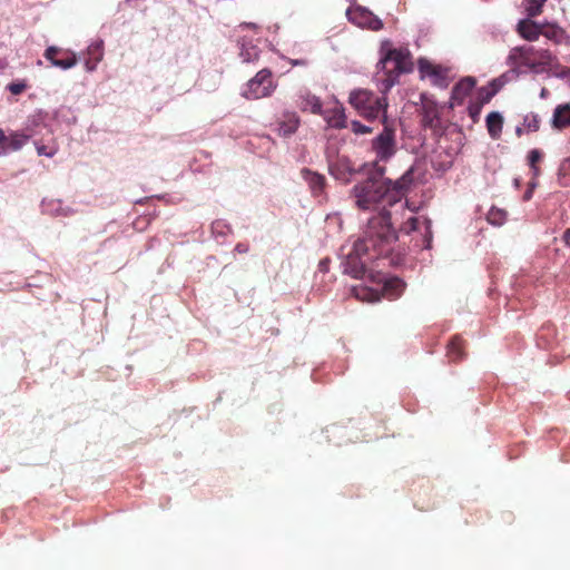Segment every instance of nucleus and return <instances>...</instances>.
I'll return each mask as SVG.
<instances>
[{
    "mask_svg": "<svg viewBox=\"0 0 570 570\" xmlns=\"http://www.w3.org/2000/svg\"><path fill=\"white\" fill-rule=\"evenodd\" d=\"M464 342L460 336H454L448 344V357L451 362H459L464 357Z\"/></svg>",
    "mask_w": 570,
    "mask_h": 570,
    "instance_id": "nucleus-25",
    "label": "nucleus"
},
{
    "mask_svg": "<svg viewBox=\"0 0 570 570\" xmlns=\"http://www.w3.org/2000/svg\"><path fill=\"white\" fill-rule=\"evenodd\" d=\"M414 183V167L409 168L397 180H390L392 202L399 203L410 190Z\"/></svg>",
    "mask_w": 570,
    "mask_h": 570,
    "instance_id": "nucleus-13",
    "label": "nucleus"
},
{
    "mask_svg": "<svg viewBox=\"0 0 570 570\" xmlns=\"http://www.w3.org/2000/svg\"><path fill=\"white\" fill-rule=\"evenodd\" d=\"M346 14L348 20L358 27L373 31H379L383 28L382 20L366 8H352L347 10Z\"/></svg>",
    "mask_w": 570,
    "mask_h": 570,
    "instance_id": "nucleus-8",
    "label": "nucleus"
},
{
    "mask_svg": "<svg viewBox=\"0 0 570 570\" xmlns=\"http://www.w3.org/2000/svg\"><path fill=\"white\" fill-rule=\"evenodd\" d=\"M487 129L492 139H499L503 128V117L498 111H492L485 119Z\"/></svg>",
    "mask_w": 570,
    "mask_h": 570,
    "instance_id": "nucleus-21",
    "label": "nucleus"
},
{
    "mask_svg": "<svg viewBox=\"0 0 570 570\" xmlns=\"http://www.w3.org/2000/svg\"><path fill=\"white\" fill-rule=\"evenodd\" d=\"M553 60L554 57L547 49H537L529 45L513 47L507 57L510 70L504 73V77L511 75L517 78L528 71L542 72L553 65Z\"/></svg>",
    "mask_w": 570,
    "mask_h": 570,
    "instance_id": "nucleus-4",
    "label": "nucleus"
},
{
    "mask_svg": "<svg viewBox=\"0 0 570 570\" xmlns=\"http://www.w3.org/2000/svg\"><path fill=\"white\" fill-rule=\"evenodd\" d=\"M419 71L422 77H429L433 86L446 88L449 86L448 69L426 59L419 60Z\"/></svg>",
    "mask_w": 570,
    "mask_h": 570,
    "instance_id": "nucleus-9",
    "label": "nucleus"
},
{
    "mask_svg": "<svg viewBox=\"0 0 570 570\" xmlns=\"http://www.w3.org/2000/svg\"><path fill=\"white\" fill-rule=\"evenodd\" d=\"M490 224L494 226H501L507 219V212L500 208L492 207L487 216Z\"/></svg>",
    "mask_w": 570,
    "mask_h": 570,
    "instance_id": "nucleus-29",
    "label": "nucleus"
},
{
    "mask_svg": "<svg viewBox=\"0 0 570 570\" xmlns=\"http://www.w3.org/2000/svg\"><path fill=\"white\" fill-rule=\"evenodd\" d=\"M475 79L473 77H465L461 79L452 89L450 98V107L460 106L464 102L465 98L472 92L475 87Z\"/></svg>",
    "mask_w": 570,
    "mask_h": 570,
    "instance_id": "nucleus-15",
    "label": "nucleus"
},
{
    "mask_svg": "<svg viewBox=\"0 0 570 570\" xmlns=\"http://www.w3.org/2000/svg\"><path fill=\"white\" fill-rule=\"evenodd\" d=\"M301 125V118L295 111L286 110L277 121V132L281 137L287 138L294 135Z\"/></svg>",
    "mask_w": 570,
    "mask_h": 570,
    "instance_id": "nucleus-16",
    "label": "nucleus"
},
{
    "mask_svg": "<svg viewBox=\"0 0 570 570\" xmlns=\"http://www.w3.org/2000/svg\"><path fill=\"white\" fill-rule=\"evenodd\" d=\"M351 130L356 135H365L373 131L371 127L363 125L358 120L351 121Z\"/></svg>",
    "mask_w": 570,
    "mask_h": 570,
    "instance_id": "nucleus-38",
    "label": "nucleus"
},
{
    "mask_svg": "<svg viewBox=\"0 0 570 570\" xmlns=\"http://www.w3.org/2000/svg\"><path fill=\"white\" fill-rule=\"evenodd\" d=\"M517 135L520 136L521 135V128H517Z\"/></svg>",
    "mask_w": 570,
    "mask_h": 570,
    "instance_id": "nucleus-45",
    "label": "nucleus"
},
{
    "mask_svg": "<svg viewBox=\"0 0 570 570\" xmlns=\"http://www.w3.org/2000/svg\"><path fill=\"white\" fill-rule=\"evenodd\" d=\"M542 158H543V154L539 149H532L528 154V164L532 171L533 178H537L541 174V169L538 166V163H540L542 160Z\"/></svg>",
    "mask_w": 570,
    "mask_h": 570,
    "instance_id": "nucleus-28",
    "label": "nucleus"
},
{
    "mask_svg": "<svg viewBox=\"0 0 570 570\" xmlns=\"http://www.w3.org/2000/svg\"><path fill=\"white\" fill-rule=\"evenodd\" d=\"M43 57L51 62L52 66L61 69H70L78 62L73 51L63 50L56 46H50L45 50Z\"/></svg>",
    "mask_w": 570,
    "mask_h": 570,
    "instance_id": "nucleus-10",
    "label": "nucleus"
},
{
    "mask_svg": "<svg viewBox=\"0 0 570 570\" xmlns=\"http://www.w3.org/2000/svg\"><path fill=\"white\" fill-rule=\"evenodd\" d=\"M28 140V136L12 132L9 136L6 135V132L0 129V151L1 153H8L10 150L14 151L20 149L26 141Z\"/></svg>",
    "mask_w": 570,
    "mask_h": 570,
    "instance_id": "nucleus-18",
    "label": "nucleus"
},
{
    "mask_svg": "<svg viewBox=\"0 0 570 570\" xmlns=\"http://www.w3.org/2000/svg\"><path fill=\"white\" fill-rule=\"evenodd\" d=\"M87 58L85 59V68L87 71L91 72L96 70L97 65L104 58V42L97 41L91 43L87 48Z\"/></svg>",
    "mask_w": 570,
    "mask_h": 570,
    "instance_id": "nucleus-20",
    "label": "nucleus"
},
{
    "mask_svg": "<svg viewBox=\"0 0 570 570\" xmlns=\"http://www.w3.org/2000/svg\"><path fill=\"white\" fill-rule=\"evenodd\" d=\"M371 148L376 156L375 167H381L379 163L390 160L397 150L395 130L385 124L382 132L372 140Z\"/></svg>",
    "mask_w": 570,
    "mask_h": 570,
    "instance_id": "nucleus-7",
    "label": "nucleus"
},
{
    "mask_svg": "<svg viewBox=\"0 0 570 570\" xmlns=\"http://www.w3.org/2000/svg\"><path fill=\"white\" fill-rule=\"evenodd\" d=\"M541 119L538 114L530 112L523 118V126L528 132H535L540 129Z\"/></svg>",
    "mask_w": 570,
    "mask_h": 570,
    "instance_id": "nucleus-30",
    "label": "nucleus"
},
{
    "mask_svg": "<svg viewBox=\"0 0 570 570\" xmlns=\"http://www.w3.org/2000/svg\"><path fill=\"white\" fill-rule=\"evenodd\" d=\"M352 292L357 299L363 302H376L380 299V295L376 291L365 286H354Z\"/></svg>",
    "mask_w": 570,
    "mask_h": 570,
    "instance_id": "nucleus-26",
    "label": "nucleus"
},
{
    "mask_svg": "<svg viewBox=\"0 0 570 570\" xmlns=\"http://www.w3.org/2000/svg\"><path fill=\"white\" fill-rule=\"evenodd\" d=\"M293 66H304L306 65L305 60H292Z\"/></svg>",
    "mask_w": 570,
    "mask_h": 570,
    "instance_id": "nucleus-43",
    "label": "nucleus"
},
{
    "mask_svg": "<svg viewBox=\"0 0 570 570\" xmlns=\"http://www.w3.org/2000/svg\"><path fill=\"white\" fill-rule=\"evenodd\" d=\"M405 283L402 279L397 277L390 278L385 281L383 286L384 296L390 299H394L403 293Z\"/></svg>",
    "mask_w": 570,
    "mask_h": 570,
    "instance_id": "nucleus-24",
    "label": "nucleus"
},
{
    "mask_svg": "<svg viewBox=\"0 0 570 570\" xmlns=\"http://www.w3.org/2000/svg\"><path fill=\"white\" fill-rule=\"evenodd\" d=\"M559 181L562 186L570 185V157L562 160L558 169Z\"/></svg>",
    "mask_w": 570,
    "mask_h": 570,
    "instance_id": "nucleus-31",
    "label": "nucleus"
},
{
    "mask_svg": "<svg viewBox=\"0 0 570 570\" xmlns=\"http://www.w3.org/2000/svg\"><path fill=\"white\" fill-rule=\"evenodd\" d=\"M550 126L556 131L570 129V104H559L552 111Z\"/></svg>",
    "mask_w": 570,
    "mask_h": 570,
    "instance_id": "nucleus-17",
    "label": "nucleus"
},
{
    "mask_svg": "<svg viewBox=\"0 0 570 570\" xmlns=\"http://www.w3.org/2000/svg\"><path fill=\"white\" fill-rule=\"evenodd\" d=\"M531 196H532V189H529V190H527V191L524 193V195H523V199H524V200H529V199L531 198Z\"/></svg>",
    "mask_w": 570,
    "mask_h": 570,
    "instance_id": "nucleus-44",
    "label": "nucleus"
},
{
    "mask_svg": "<svg viewBox=\"0 0 570 570\" xmlns=\"http://www.w3.org/2000/svg\"><path fill=\"white\" fill-rule=\"evenodd\" d=\"M564 244L570 247V228H568L562 236Z\"/></svg>",
    "mask_w": 570,
    "mask_h": 570,
    "instance_id": "nucleus-42",
    "label": "nucleus"
},
{
    "mask_svg": "<svg viewBox=\"0 0 570 570\" xmlns=\"http://www.w3.org/2000/svg\"><path fill=\"white\" fill-rule=\"evenodd\" d=\"M386 94L379 97L367 89H356L350 94L348 102L366 120H374L382 116V122H386L387 99Z\"/></svg>",
    "mask_w": 570,
    "mask_h": 570,
    "instance_id": "nucleus-5",
    "label": "nucleus"
},
{
    "mask_svg": "<svg viewBox=\"0 0 570 570\" xmlns=\"http://www.w3.org/2000/svg\"><path fill=\"white\" fill-rule=\"evenodd\" d=\"M324 118L327 125L332 128L342 129L347 126L346 116L343 108H333L332 110L327 111Z\"/></svg>",
    "mask_w": 570,
    "mask_h": 570,
    "instance_id": "nucleus-23",
    "label": "nucleus"
},
{
    "mask_svg": "<svg viewBox=\"0 0 570 570\" xmlns=\"http://www.w3.org/2000/svg\"><path fill=\"white\" fill-rule=\"evenodd\" d=\"M419 225V218L417 217H410L404 222V224L400 227V232H403L405 234H410L411 232H414L417 229Z\"/></svg>",
    "mask_w": 570,
    "mask_h": 570,
    "instance_id": "nucleus-37",
    "label": "nucleus"
},
{
    "mask_svg": "<svg viewBox=\"0 0 570 570\" xmlns=\"http://www.w3.org/2000/svg\"><path fill=\"white\" fill-rule=\"evenodd\" d=\"M295 105L302 112L322 115L323 104L321 98L312 94L307 88L299 89L296 95Z\"/></svg>",
    "mask_w": 570,
    "mask_h": 570,
    "instance_id": "nucleus-11",
    "label": "nucleus"
},
{
    "mask_svg": "<svg viewBox=\"0 0 570 570\" xmlns=\"http://www.w3.org/2000/svg\"><path fill=\"white\" fill-rule=\"evenodd\" d=\"M421 116V122L425 128L434 130L440 128V110L438 104L434 100L422 96Z\"/></svg>",
    "mask_w": 570,
    "mask_h": 570,
    "instance_id": "nucleus-12",
    "label": "nucleus"
},
{
    "mask_svg": "<svg viewBox=\"0 0 570 570\" xmlns=\"http://www.w3.org/2000/svg\"><path fill=\"white\" fill-rule=\"evenodd\" d=\"M303 176L306 179L314 195H321L325 188L326 179L323 175L313 173L308 169L303 170Z\"/></svg>",
    "mask_w": 570,
    "mask_h": 570,
    "instance_id": "nucleus-22",
    "label": "nucleus"
},
{
    "mask_svg": "<svg viewBox=\"0 0 570 570\" xmlns=\"http://www.w3.org/2000/svg\"><path fill=\"white\" fill-rule=\"evenodd\" d=\"M240 57L244 62H253L256 61L259 57L258 49L255 46H242Z\"/></svg>",
    "mask_w": 570,
    "mask_h": 570,
    "instance_id": "nucleus-33",
    "label": "nucleus"
},
{
    "mask_svg": "<svg viewBox=\"0 0 570 570\" xmlns=\"http://www.w3.org/2000/svg\"><path fill=\"white\" fill-rule=\"evenodd\" d=\"M517 31L523 39L535 41L542 33V27L530 19H523L519 21Z\"/></svg>",
    "mask_w": 570,
    "mask_h": 570,
    "instance_id": "nucleus-19",
    "label": "nucleus"
},
{
    "mask_svg": "<svg viewBox=\"0 0 570 570\" xmlns=\"http://www.w3.org/2000/svg\"><path fill=\"white\" fill-rule=\"evenodd\" d=\"M384 173L385 167H377L375 175L367 177L353 187L352 194L357 208L368 210L380 205H383V207L394 205L390 191V179L383 177Z\"/></svg>",
    "mask_w": 570,
    "mask_h": 570,
    "instance_id": "nucleus-3",
    "label": "nucleus"
},
{
    "mask_svg": "<svg viewBox=\"0 0 570 570\" xmlns=\"http://www.w3.org/2000/svg\"><path fill=\"white\" fill-rule=\"evenodd\" d=\"M397 239L392 227L391 215L383 209L371 217L344 262V272L354 278H362L366 272V262L387 255Z\"/></svg>",
    "mask_w": 570,
    "mask_h": 570,
    "instance_id": "nucleus-1",
    "label": "nucleus"
},
{
    "mask_svg": "<svg viewBox=\"0 0 570 570\" xmlns=\"http://www.w3.org/2000/svg\"><path fill=\"white\" fill-rule=\"evenodd\" d=\"M28 88L29 83L24 79L12 81L7 86V89L14 96L21 95Z\"/></svg>",
    "mask_w": 570,
    "mask_h": 570,
    "instance_id": "nucleus-35",
    "label": "nucleus"
},
{
    "mask_svg": "<svg viewBox=\"0 0 570 570\" xmlns=\"http://www.w3.org/2000/svg\"><path fill=\"white\" fill-rule=\"evenodd\" d=\"M497 80H493L489 86L481 87L478 90L476 95V102L480 105H485L491 101V99L495 96L498 92V87L495 86Z\"/></svg>",
    "mask_w": 570,
    "mask_h": 570,
    "instance_id": "nucleus-27",
    "label": "nucleus"
},
{
    "mask_svg": "<svg viewBox=\"0 0 570 570\" xmlns=\"http://www.w3.org/2000/svg\"><path fill=\"white\" fill-rule=\"evenodd\" d=\"M376 80L382 94H387L399 82L402 73L413 70L412 55L407 48H393L384 42L380 50Z\"/></svg>",
    "mask_w": 570,
    "mask_h": 570,
    "instance_id": "nucleus-2",
    "label": "nucleus"
},
{
    "mask_svg": "<svg viewBox=\"0 0 570 570\" xmlns=\"http://www.w3.org/2000/svg\"><path fill=\"white\" fill-rule=\"evenodd\" d=\"M246 26H247V27H255V24H254V23H247Z\"/></svg>",
    "mask_w": 570,
    "mask_h": 570,
    "instance_id": "nucleus-46",
    "label": "nucleus"
},
{
    "mask_svg": "<svg viewBox=\"0 0 570 570\" xmlns=\"http://www.w3.org/2000/svg\"><path fill=\"white\" fill-rule=\"evenodd\" d=\"M547 0H525V11L529 17H537L542 12V7Z\"/></svg>",
    "mask_w": 570,
    "mask_h": 570,
    "instance_id": "nucleus-32",
    "label": "nucleus"
},
{
    "mask_svg": "<svg viewBox=\"0 0 570 570\" xmlns=\"http://www.w3.org/2000/svg\"><path fill=\"white\" fill-rule=\"evenodd\" d=\"M542 36L547 37L550 40L559 42L563 37V31L559 27L556 26H546L542 27Z\"/></svg>",
    "mask_w": 570,
    "mask_h": 570,
    "instance_id": "nucleus-34",
    "label": "nucleus"
},
{
    "mask_svg": "<svg viewBox=\"0 0 570 570\" xmlns=\"http://www.w3.org/2000/svg\"><path fill=\"white\" fill-rule=\"evenodd\" d=\"M424 224H425L426 233L429 234V239H428L426 247H430V243H431V230H430V228H431V222H430L428 218H425V219H424Z\"/></svg>",
    "mask_w": 570,
    "mask_h": 570,
    "instance_id": "nucleus-40",
    "label": "nucleus"
},
{
    "mask_svg": "<svg viewBox=\"0 0 570 570\" xmlns=\"http://www.w3.org/2000/svg\"><path fill=\"white\" fill-rule=\"evenodd\" d=\"M546 95V89H542L541 96L543 97Z\"/></svg>",
    "mask_w": 570,
    "mask_h": 570,
    "instance_id": "nucleus-47",
    "label": "nucleus"
},
{
    "mask_svg": "<svg viewBox=\"0 0 570 570\" xmlns=\"http://www.w3.org/2000/svg\"><path fill=\"white\" fill-rule=\"evenodd\" d=\"M36 149L39 156L53 157L58 151L56 146H47L40 142H36Z\"/></svg>",
    "mask_w": 570,
    "mask_h": 570,
    "instance_id": "nucleus-36",
    "label": "nucleus"
},
{
    "mask_svg": "<svg viewBox=\"0 0 570 570\" xmlns=\"http://www.w3.org/2000/svg\"><path fill=\"white\" fill-rule=\"evenodd\" d=\"M414 183V167L409 168L397 180H390L392 202L399 203L410 190Z\"/></svg>",
    "mask_w": 570,
    "mask_h": 570,
    "instance_id": "nucleus-14",
    "label": "nucleus"
},
{
    "mask_svg": "<svg viewBox=\"0 0 570 570\" xmlns=\"http://www.w3.org/2000/svg\"><path fill=\"white\" fill-rule=\"evenodd\" d=\"M481 109H482V105L478 104L476 101L472 102L469 106V108H468L469 116L473 119L474 122L478 121Z\"/></svg>",
    "mask_w": 570,
    "mask_h": 570,
    "instance_id": "nucleus-39",
    "label": "nucleus"
},
{
    "mask_svg": "<svg viewBox=\"0 0 570 570\" xmlns=\"http://www.w3.org/2000/svg\"><path fill=\"white\" fill-rule=\"evenodd\" d=\"M235 250L237 253H239V254H245V253L248 252V246L245 245V244L239 243V244L236 245Z\"/></svg>",
    "mask_w": 570,
    "mask_h": 570,
    "instance_id": "nucleus-41",
    "label": "nucleus"
},
{
    "mask_svg": "<svg viewBox=\"0 0 570 570\" xmlns=\"http://www.w3.org/2000/svg\"><path fill=\"white\" fill-rule=\"evenodd\" d=\"M277 83L273 79L269 69L259 70L246 85L244 97L249 100H256L269 97L276 89Z\"/></svg>",
    "mask_w": 570,
    "mask_h": 570,
    "instance_id": "nucleus-6",
    "label": "nucleus"
}]
</instances>
